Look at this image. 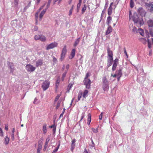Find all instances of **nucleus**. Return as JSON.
<instances>
[{"label":"nucleus","mask_w":153,"mask_h":153,"mask_svg":"<svg viewBox=\"0 0 153 153\" xmlns=\"http://www.w3.org/2000/svg\"><path fill=\"white\" fill-rule=\"evenodd\" d=\"M132 13L131 11H129V20L132 19L134 23L139 25L140 26L142 25L144 22L142 17H140L137 13H135L133 16H131Z\"/></svg>","instance_id":"nucleus-1"},{"label":"nucleus","mask_w":153,"mask_h":153,"mask_svg":"<svg viewBox=\"0 0 153 153\" xmlns=\"http://www.w3.org/2000/svg\"><path fill=\"white\" fill-rule=\"evenodd\" d=\"M73 86V84L71 83H70L68 86V88L69 89H71Z\"/></svg>","instance_id":"nucleus-56"},{"label":"nucleus","mask_w":153,"mask_h":153,"mask_svg":"<svg viewBox=\"0 0 153 153\" xmlns=\"http://www.w3.org/2000/svg\"><path fill=\"white\" fill-rule=\"evenodd\" d=\"M112 7H111V6H109V8L108 9V15L109 16H110L111 15L112 13Z\"/></svg>","instance_id":"nucleus-27"},{"label":"nucleus","mask_w":153,"mask_h":153,"mask_svg":"<svg viewBox=\"0 0 153 153\" xmlns=\"http://www.w3.org/2000/svg\"><path fill=\"white\" fill-rule=\"evenodd\" d=\"M91 121V116L90 114H88V117L87 119V124L88 125H89Z\"/></svg>","instance_id":"nucleus-25"},{"label":"nucleus","mask_w":153,"mask_h":153,"mask_svg":"<svg viewBox=\"0 0 153 153\" xmlns=\"http://www.w3.org/2000/svg\"><path fill=\"white\" fill-rule=\"evenodd\" d=\"M148 47L149 48H150L151 47V45H153V38H151V40H150L148 38L147 40Z\"/></svg>","instance_id":"nucleus-17"},{"label":"nucleus","mask_w":153,"mask_h":153,"mask_svg":"<svg viewBox=\"0 0 153 153\" xmlns=\"http://www.w3.org/2000/svg\"><path fill=\"white\" fill-rule=\"evenodd\" d=\"M73 7H74V5H73L72 6L71 8L70 9V10H69V15L70 16L71 15L72 13V12L73 10Z\"/></svg>","instance_id":"nucleus-46"},{"label":"nucleus","mask_w":153,"mask_h":153,"mask_svg":"<svg viewBox=\"0 0 153 153\" xmlns=\"http://www.w3.org/2000/svg\"><path fill=\"white\" fill-rule=\"evenodd\" d=\"M137 11L141 16L142 17L143 16H145L146 14V12L142 7H139Z\"/></svg>","instance_id":"nucleus-10"},{"label":"nucleus","mask_w":153,"mask_h":153,"mask_svg":"<svg viewBox=\"0 0 153 153\" xmlns=\"http://www.w3.org/2000/svg\"><path fill=\"white\" fill-rule=\"evenodd\" d=\"M118 64V59L116 58L113 61V64L112 68L113 71H114L116 70V68Z\"/></svg>","instance_id":"nucleus-11"},{"label":"nucleus","mask_w":153,"mask_h":153,"mask_svg":"<svg viewBox=\"0 0 153 153\" xmlns=\"http://www.w3.org/2000/svg\"><path fill=\"white\" fill-rule=\"evenodd\" d=\"M39 13V12H37L35 14V17L36 18H38V15Z\"/></svg>","instance_id":"nucleus-64"},{"label":"nucleus","mask_w":153,"mask_h":153,"mask_svg":"<svg viewBox=\"0 0 153 153\" xmlns=\"http://www.w3.org/2000/svg\"><path fill=\"white\" fill-rule=\"evenodd\" d=\"M11 137L12 140H13L14 139V133H11Z\"/></svg>","instance_id":"nucleus-48"},{"label":"nucleus","mask_w":153,"mask_h":153,"mask_svg":"<svg viewBox=\"0 0 153 153\" xmlns=\"http://www.w3.org/2000/svg\"><path fill=\"white\" fill-rule=\"evenodd\" d=\"M60 143L58 145V146L55 148V149L53 150V151L52 152V153H56L58 151L59 147L60 146Z\"/></svg>","instance_id":"nucleus-35"},{"label":"nucleus","mask_w":153,"mask_h":153,"mask_svg":"<svg viewBox=\"0 0 153 153\" xmlns=\"http://www.w3.org/2000/svg\"><path fill=\"white\" fill-rule=\"evenodd\" d=\"M75 145H73V146L72 145H71V151H73V149H74V148L75 147Z\"/></svg>","instance_id":"nucleus-51"},{"label":"nucleus","mask_w":153,"mask_h":153,"mask_svg":"<svg viewBox=\"0 0 153 153\" xmlns=\"http://www.w3.org/2000/svg\"><path fill=\"white\" fill-rule=\"evenodd\" d=\"M108 2H106V3L104 7V10H105L106 9V8L108 6Z\"/></svg>","instance_id":"nucleus-59"},{"label":"nucleus","mask_w":153,"mask_h":153,"mask_svg":"<svg viewBox=\"0 0 153 153\" xmlns=\"http://www.w3.org/2000/svg\"><path fill=\"white\" fill-rule=\"evenodd\" d=\"M7 65L10 69V72L13 73L14 70V67L13 64L11 62H8Z\"/></svg>","instance_id":"nucleus-12"},{"label":"nucleus","mask_w":153,"mask_h":153,"mask_svg":"<svg viewBox=\"0 0 153 153\" xmlns=\"http://www.w3.org/2000/svg\"><path fill=\"white\" fill-rule=\"evenodd\" d=\"M84 83L85 85L86 88L87 89H89L91 87V81L89 79H84Z\"/></svg>","instance_id":"nucleus-8"},{"label":"nucleus","mask_w":153,"mask_h":153,"mask_svg":"<svg viewBox=\"0 0 153 153\" xmlns=\"http://www.w3.org/2000/svg\"><path fill=\"white\" fill-rule=\"evenodd\" d=\"M148 26L149 27H152L150 30V34L153 37V20L150 19L147 22Z\"/></svg>","instance_id":"nucleus-7"},{"label":"nucleus","mask_w":153,"mask_h":153,"mask_svg":"<svg viewBox=\"0 0 153 153\" xmlns=\"http://www.w3.org/2000/svg\"><path fill=\"white\" fill-rule=\"evenodd\" d=\"M10 139L7 136L5 137L4 138V143L5 145H7L8 144L9 142Z\"/></svg>","instance_id":"nucleus-19"},{"label":"nucleus","mask_w":153,"mask_h":153,"mask_svg":"<svg viewBox=\"0 0 153 153\" xmlns=\"http://www.w3.org/2000/svg\"><path fill=\"white\" fill-rule=\"evenodd\" d=\"M46 8L44 9L41 13L39 15V19L40 20H41L43 15L45 13L47 10Z\"/></svg>","instance_id":"nucleus-20"},{"label":"nucleus","mask_w":153,"mask_h":153,"mask_svg":"<svg viewBox=\"0 0 153 153\" xmlns=\"http://www.w3.org/2000/svg\"><path fill=\"white\" fill-rule=\"evenodd\" d=\"M50 128H54V127H56V126H55V124H53L51 126H49Z\"/></svg>","instance_id":"nucleus-61"},{"label":"nucleus","mask_w":153,"mask_h":153,"mask_svg":"<svg viewBox=\"0 0 153 153\" xmlns=\"http://www.w3.org/2000/svg\"><path fill=\"white\" fill-rule=\"evenodd\" d=\"M50 140V137H49V136H48V137H47V138L46 139V142L45 143V144H46V145H48V143Z\"/></svg>","instance_id":"nucleus-42"},{"label":"nucleus","mask_w":153,"mask_h":153,"mask_svg":"<svg viewBox=\"0 0 153 153\" xmlns=\"http://www.w3.org/2000/svg\"><path fill=\"white\" fill-rule=\"evenodd\" d=\"M91 130L94 133H97L98 132V127L96 129L94 128H92Z\"/></svg>","instance_id":"nucleus-40"},{"label":"nucleus","mask_w":153,"mask_h":153,"mask_svg":"<svg viewBox=\"0 0 153 153\" xmlns=\"http://www.w3.org/2000/svg\"><path fill=\"white\" fill-rule=\"evenodd\" d=\"M60 95H58L55 98V102H56L59 99V97H60Z\"/></svg>","instance_id":"nucleus-50"},{"label":"nucleus","mask_w":153,"mask_h":153,"mask_svg":"<svg viewBox=\"0 0 153 153\" xmlns=\"http://www.w3.org/2000/svg\"><path fill=\"white\" fill-rule=\"evenodd\" d=\"M130 7L131 8H132L134 7V4L133 0H130Z\"/></svg>","instance_id":"nucleus-37"},{"label":"nucleus","mask_w":153,"mask_h":153,"mask_svg":"<svg viewBox=\"0 0 153 153\" xmlns=\"http://www.w3.org/2000/svg\"><path fill=\"white\" fill-rule=\"evenodd\" d=\"M40 36L41 35H36L34 36V39L36 40H40Z\"/></svg>","instance_id":"nucleus-38"},{"label":"nucleus","mask_w":153,"mask_h":153,"mask_svg":"<svg viewBox=\"0 0 153 153\" xmlns=\"http://www.w3.org/2000/svg\"><path fill=\"white\" fill-rule=\"evenodd\" d=\"M50 82L47 80H45L42 83V87L44 91L46 90L49 87Z\"/></svg>","instance_id":"nucleus-6"},{"label":"nucleus","mask_w":153,"mask_h":153,"mask_svg":"<svg viewBox=\"0 0 153 153\" xmlns=\"http://www.w3.org/2000/svg\"><path fill=\"white\" fill-rule=\"evenodd\" d=\"M141 41L144 44H145L146 43L147 41L146 39L142 38L140 39Z\"/></svg>","instance_id":"nucleus-39"},{"label":"nucleus","mask_w":153,"mask_h":153,"mask_svg":"<svg viewBox=\"0 0 153 153\" xmlns=\"http://www.w3.org/2000/svg\"><path fill=\"white\" fill-rule=\"evenodd\" d=\"M108 26L107 30L105 32V35H106L109 34L112 31V28L111 26L110 25H108Z\"/></svg>","instance_id":"nucleus-15"},{"label":"nucleus","mask_w":153,"mask_h":153,"mask_svg":"<svg viewBox=\"0 0 153 153\" xmlns=\"http://www.w3.org/2000/svg\"><path fill=\"white\" fill-rule=\"evenodd\" d=\"M52 1V0H48V4L46 6V8L48 9L50 7L51 3Z\"/></svg>","instance_id":"nucleus-43"},{"label":"nucleus","mask_w":153,"mask_h":153,"mask_svg":"<svg viewBox=\"0 0 153 153\" xmlns=\"http://www.w3.org/2000/svg\"><path fill=\"white\" fill-rule=\"evenodd\" d=\"M124 53L126 55V56L127 57H128V55L127 54L125 48H124Z\"/></svg>","instance_id":"nucleus-57"},{"label":"nucleus","mask_w":153,"mask_h":153,"mask_svg":"<svg viewBox=\"0 0 153 153\" xmlns=\"http://www.w3.org/2000/svg\"><path fill=\"white\" fill-rule=\"evenodd\" d=\"M38 29V27L37 26H35L34 27V28L33 29V31H37Z\"/></svg>","instance_id":"nucleus-58"},{"label":"nucleus","mask_w":153,"mask_h":153,"mask_svg":"<svg viewBox=\"0 0 153 153\" xmlns=\"http://www.w3.org/2000/svg\"><path fill=\"white\" fill-rule=\"evenodd\" d=\"M67 53V49L66 45L64 46L63 48L62 49L61 55V57L60 59V61H63L65 56V55Z\"/></svg>","instance_id":"nucleus-4"},{"label":"nucleus","mask_w":153,"mask_h":153,"mask_svg":"<svg viewBox=\"0 0 153 153\" xmlns=\"http://www.w3.org/2000/svg\"><path fill=\"white\" fill-rule=\"evenodd\" d=\"M75 49H74L72 50L71 53V56L69 57L70 59H71L74 57L75 54Z\"/></svg>","instance_id":"nucleus-21"},{"label":"nucleus","mask_w":153,"mask_h":153,"mask_svg":"<svg viewBox=\"0 0 153 153\" xmlns=\"http://www.w3.org/2000/svg\"><path fill=\"white\" fill-rule=\"evenodd\" d=\"M136 1V2L138 4H140L141 5H143L144 4L146 5V4H147L145 2V1L144 0H135Z\"/></svg>","instance_id":"nucleus-16"},{"label":"nucleus","mask_w":153,"mask_h":153,"mask_svg":"<svg viewBox=\"0 0 153 153\" xmlns=\"http://www.w3.org/2000/svg\"><path fill=\"white\" fill-rule=\"evenodd\" d=\"M147 7L150 8V10L151 12H153V2H150L146 4Z\"/></svg>","instance_id":"nucleus-14"},{"label":"nucleus","mask_w":153,"mask_h":153,"mask_svg":"<svg viewBox=\"0 0 153 153\" xmlns=\"http://www.w3.org/2000/svg\"><path fill=\"white\" fill-rule=\"evenodd\" d=\"M5 129L7 131L8 130V124L5 125Z\"/></svg>","instance_id":"nucleus-62"},{"label":"nucleus","mask_w":153,"mask_h":153,"mask_svg":"<svg viewBox=\"0 0 153 153\" xmlns=\"http://www.w3.org/2000/svg\"><path fill=\"white\" fill-rule=\"evenodd\" d=\"M84 118V114H82V116L81 117V119L79 121V123L81 122L82 120Z\"/></svg>","instance_id":"nucleus-49"},{"label":"nucleus","mask_w":153,"mask_h":153,"mask_svg":"<svg viewBox=\"0 0 153 153\" xmlns=\"http://www.w3.org/2000/svg\"><path fill=\"white\" fill-rule=\"evenodd\" d=\"M80 40V38H77L75 41L74 44V47H76L79 44Z\"/></svg>","instance_id":"nucleus-31"},{"label":"nucleus","mask_w":153,"mask_h":153,"mask_svg":"<svg viewBox=\"0 0 153 153\" xmlns=\"http://www.w3.org/2000/svg\"><path fill=\"white\" fill-rule=\"evenodd\" d=\"M47 125L44 124L43 126V131L44 134H45L47 132Z\"/></svg>","instance_id":"nucleus-28"},{"label":"nucleus","mask_w":153,"mask_h":153,"mask_svg":"<svg viewBox=\"0 0 153 153\" xmlns=\"http://www.w3.org/2000/svg\"><path fill=\"white\" fill-rule=\"evenodd\" d=\"M39 40L42 42H45L46 40V38L44 36L41 35Z\"/></svg>","instance_id":"nucleus-29"},{"label":"nucleus","mask_w":153,"mask_h":153,"mask_svg":"<svg viewBox=\"0 0 153 153\" xmlns=\"http://www.w3.org/2000/svg\"><path fill=\"white\" fill-rule=\"evenodd\" d=\"M42 148V141H39L37 150V153H40V151Z\"/></svg>","instance_id":"nucleus-13"},{"label":"nucleus","mask_w":153,"mask_h":153,"mask_svg":"<svg viewBox=\"0 0 153 153\" xmlns=\"http://www.w3.org/2000/svg\"><path fill=\"white\" fill-rule=\"evenodd\" d=\"M138 31L140 34L142 36H143L144 34L143 30L141 28H139L138 29Z\"/></svg>","instance_id":"nucleus-32"},{"label":"nucleus","mask_w":153,"mask_h":153,"mask_svg":"<svg viewBox=\"0 0 153 153\" xmlns=\"http://www.w3.org/2000/svg\"><path fill=\"white\" fill-rule=\"evenodd\" d=\"M82 92L81 91H79L78 93V101H79L80 100V98H81V97L82 96Z\"/></svg>","instance_id":"nucleus-30"},{"label":"nucleus","mask_w":153,"mask_h":153,"mask_svg":"<svg viewBox=\"0 0 153 153\" xmlns=\"http://www.w3.org/2000/svg\"><path fill=\"white\" fill-rule=\"evenodd\" d=\"M132 32L134 33H135L137 32V30L136 27H133L132 29Z\"/></svg>","instance_id":"nucleus-44"},{"label":"nucleus","mask_w":153,"mask_h":153,"mask_svg":"<svg viewBox=\"0 0 153 153\" xmlns=\"http://www.w3.org/2000/svg\"><path fill=\"white\" fill-rule=\"evenodd\" d=\"M60 102H58L57 103V105L56 107V109H57L60 106Z\"/></svg>","instance_id":"nucleus-53"},{"label":"nucleus","mask_w":153,"mask_h":153,"mask_svg":"<svg viewBox=\"0 0 153 153\" xmlns=\"http://www.w3.org/2000/svg\"><path fill=\"white\" fill-rule=\"evenodd\" d=\"M57 45L58 43L56 42H54L48 45L47 46L46 49V50H48L56 47H57Z\"/></svg>","instance_id":"nucleus-5"},{"label":"nucleus","mask_w":153,"mask_h":153,"mask_svg":"<svg viewBox=\"0 0 153 153\" xmlns=\"http://www.w3.org/2000/svg\"><path fill=\"white\" fill-rule=\"evenodd\" d=\"M88 92V91L87 90H85L84 91L82 95V97L84 98H85L87 97Z\"/></svg>","instance_id":"nucleus-23"},{"label":"nucleus","mask_w":153,"mask_h":153,"mask_svg":"<svg viewBox=\"0 0 153 153\" xmlns=\"http://www.w3.org/2000/svg\"><path fill=\"white\" fill-rule=\"evenodd\" d=\"M45 5V4H44V5L41 6L40 7V8H39V10L37 11V12H39V13L40 11H41V10H42L43 8L44 7V6Z\"/></svg>","instance_id":"nucleus-47"},{"label":"nucleus","mask_w":153,"mask_h":153,"mask_svg":"<svg viewBox=\"0 0 153 153\" xmlns=\"http://www.w3.org/2000/svg\"><path fill=\"white\" fill-rule=\"evenodd\" d=\"M0 136L2 137H4V133L1 127H0Z\"/></svg>","instance_id":"nucleus-41"},{"label":"nucleus","mask_w":153,"mask_h":153,"mask_svg":"<svg viewBox=\"0 0 153 153\" xmlns=\"http://www.w3.org/2000/svg\"><path fill=\"white\" fill-rule=\"evenodd\" d=\"M116 73L117 76H121L122 75V69L120 68L118 70L116 71Z\"/></svg>","instance_id":"nucleus-18"},{"label":"nucleus","mask_w":153,"mask_h":153,"mask_svg":"<svg viewBox=\"0 0 153 153\" xmlns=\"http://www.w3.org/2000/svg\"><path fill=\"white\" fill-rule=\"evenodd\" d=\"M82 57L83 56L79 54L77 55V57L78 58L79 60V63L81 64L83 62Z\"/></svg>","instance_id":"nucleus-26"},{"label":"nucleus","mask_w":153,"mask_h":153,"mask_svg":"<svg viewBox=\"0 0 153 153\" xmlns=\"http://www.w3.org/2000/svg\"><path fill=\"white\" fill-rule=\"evenodd\" d=\"M81 2H79V3L77 4V12H79L80 7L81 6Z\"/></svg>","instance_id":"nucleus-36"},{"label":"nucleus","mask_w":153,"mask_h":153,"mask_svg":"<svg viewBox=\"0 0 153 153\" xmlns=\"http://www.w3.org/2000/svg\"><path fill=\"white\" fill-rule=\"evenodd\" d=\"M53 62L54 63L57 62V59L56 58H55L54 56H53Z\"/></svg>","instance_id":"nucleus-52"},{"label":"nucleus","mask_w":153,"mask_h":153,"mask_svg":"<svg viewBox=\"0 0 153 153\" xmlns=\"http://www.w3.org/2000/svg\"><path fill=\"white\" fill-rule=\"evenodd\" d=\"M107 50L108 53L107 66L108 67H109L111 65L112 62L113 61V53L109 47L108 48Z\"/></svg>","instance_id":"nucleus-2"},{"label":"nucleus","mask_w":153,"mask_h":153,"mask_svg":"<svg viewBox=\"0 0 153 153\" xmlns=\"http://www.w3.org/2000/svg\"><path fill=\"white\" fill-rule=\"evenodd\" d=\"M28 7L27 6L26 7H25L24 8V11H25L28 8Z\"/></svg>","instance_id":"nucleus-63"},{"label":"nucleus","mask_w":153,"mask_h":153,"mask_svg":"<svg viewBox=\"0 0 153 153\" xmlns=\"http://www.w3.org/2000/svg\"><path fill=\"white\" fill-rule=\"evenodd\" d=\"M26 68L28 71L30 72L33 71L36 69L35 67L30 64L27 65L26 66Z\"/></svg>","instance_id":"nucleus-9"},{"label":"nucleus","mask_w":153,"mask_h":153,"mask_svg":"<svg viewBox=\"0 0 153 153\" xmlns=\"http://www.w3.org/2000/svg\"><path fill=\"white\" fill-rule=\"evenodd\" d=\"M60 82V80L59 78L56 81V83L57 84H59Z\"/></svg>","instance_id":"nucleus-60"},{"label":"nucleus","mask_w":153,"mask_h":153,"mask_svg":"<svg viewBox=\"0 0 153 153\" xmlns=\"http://www.w3.org/2000/svg\"><path fill=\"white\" fill-rule=\"evenodd\" d=\"M102 112L99 116V119L100 120H101L102 119Z\"/></svg>","instance_id":"nucleus-54"},{"label":"nucleus","mask_w":153,"mask_h":153,"mask_svg":"<svg viewBox=\"0 0 153 153\" xmlns=\"http://www.w3.org/2000/svg\"><path fill=\"white\" fill-rule=\"evenodd\" d=\"M67 71H65L64 73H63L62 75V81H63L64 79V78H65V76L66 75V74L67 73Z\"/></svg>","instance_id":"nucleus-34"},{"label":"nucleus","mask_w":153,"mask_h":153,"mask_svg":"<svg viewBox=\"0 0 153 153\" xmlns=\"http://www.w3.org/2000/svg\"><path fill=\"white\" fill-rule=\"evenodd\" d=\"M87 7L85 4H84L83 7H82V13L83 14L86 9Z\"/></svg>","instance_id":"nucleus-33"},{"label":"nucleus","mask_w":153,"mask_h":153,"mask_svg":"<svg viewBox=\"0 0 153 153\" xmlns=\"http://www.w3.org/2000/svg\"><path fill=\"white\" fill-rule=\"evenodd\" d=\"M112 18L110 16H108L106 20V24L107 25H110V24L111 20Z\"/></svg>","instance_id":"nucleus-24"},{"label":"nucleus","mask_w":153,"mask_h":153,"mask_svg":"<svg viewBox=\"0 0 153 153\" xmlns=\"http://www.w3.org/2000/svg\"><path fill=\"white\" fill-rule=\"evenodd\" d=\"M19 0H15L14 1V4L15 6L17 7L19 4Z\"/></svg>","instance_id":"nucleus-45"},{"label":"nucleus","mask_w":153,"mask_h":153,"mask_svg":"<svg viewBox=\"0 0 153 153\" xmlns=\"http://www.w3.org/2000/svg\"><path fill=\"white\" fill-rule=\"evenodd\" d=\"M102 87L104 91H108L109 88V81L106 76H104L102 80Z\"/></svg>","instance_id":"nucleus-3"},{"label":"nucleus","mask_w":153,"mask_h":153,"mask_svg":"<svg viewBox=\"0 0 153 153\" xmlns=\"http://www.w3.org/2000/svg\"><path fill=\"white\" fill-rule=\"evenodd\" d=\"M43 63L42 60L41 59H39L36 62V66L37 67H38L41 66L42 65Z\"/></svg>","instance_id":"nucleus-22"},{"label":"nucleus","mask_w":153,"mask_h":153,"mask_svg":"<svg viewBox=\"0 0 153 153\" xmlns=\"http://www.w3.org/2000/svg\"><path fill=\"white\" fill-rule=\"evenodd\" d=\"M76 142V140L75 139H74L72 140V143L71 145H75V143Z\"/></svg>","instance_id":"nucleus-55"}]
</instances>
